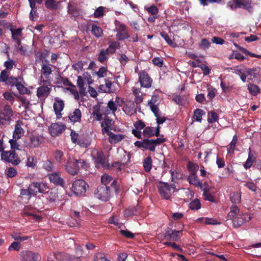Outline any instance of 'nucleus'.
Masks as SVG:
<instances>
[{
	"label": "nucleus",
	"mask_w": 261,
	"mask_h": 261,
	"mask_svg": "<svg viewBox=\"0 0 261 261\" xmlns=\"http://www.w3.org/2000/svg\"><path fill=\"white\" fill-rule=\"evenodd\" d=\"M32 196H35L38 193H43L48 189L47 185L42 182H33L29 186Z\"/></svg>",
	"instance_id": "8"
},
{
	"label": "nucleus",
	"mask_w": 261,
	"mask_h": 261,
	"mask_svg": "<svg viewBox=\"0 0 261 261\" xmlns=\"http://www.w3.org/2000/svg\"><path fill=\"white\" fill-rule=\"evenodd\" d=\"M68 118L71 122H80L82 118V112L79 109H75L68 114Z\"/></svg>",
	"instance_id": "26"
},
{
	"label": "nucleus",
	"mask_w": 261,
	"mask_h": 261,
	"mask_svg": "<svg viewBox=\"0 0 261 261\" xmlns=\"http://www.w3.org/2000/svg\"><path fill=\"white\" fill-rule=\"evenodd\" d=\"M43 137L39 136H31L27 141V147L34 148L39 147V146L43 142Z\"/></svg>",
	"instance_id": "15"
},
{
	"label": "nucleus",
	"mask_w": 261,
	"mask_h": 261,
	"mask_svg": "<svg viewBox=\"0 0 261 261\" xmlns=\"http://www.w3.org/2000/svg\"><path fill=\"white\" fill-rule=\"evenodd\" d=\"M21 122L20 121H17L15 125V129L13 132V137L15 140L19 139L24 134V130L21 127Z\"/></svg>",
	"instance_id": "28"
},
{
	"label": "nucleus",
	"mask_w": 261,
	"mask_h": 261,
	"mask_svg": "<svg viewBox=\"0 0 261 261\" xmlns=\"http://www.w3.org/2000/svg\"><path fill=\"white\" fill-rule=\"evenodd\" d=\"M144 9L149 14L152 15H156L159 13V9L155 5H152L150 7L145 6Z\"/></svg>",
	"instance_id": "55"
},
{
	"label": "nucleus",
	"mask_w": 261,
	"mask_h": 261,
	"mask_svg": "<svg viewBox=\"0 0 261 261\" xmlns=\"http://www.w3.org/2000/svg\"><path fill=\"white\" fill-rule=\"evenodd\" d=\"M133 93L134 95L135 96V103L138 105L141 103L143 101V95L141 92V88H137L136 87H133Z\"/></svg>",
	"instance_id": "33"
},
{
	"label": "nucleus",
	"mask_w": 261,
	"mask_h": 261,
	"mask_svg": "<svg viewBox=\"0 0 261 261\" xmlns=\"http://www.w3.org/2000/svg\"><path fill=\"white\" fill-rule=\"evenodd\" d=\"M205 114V111L200 109H196L194 110L193 118L196 121L201 122L202 117Z\"/></svg>",
	"instance_id": "40"
},
{
	"label": "nucleus",
	"mask_w": 261,
	"mask_h": 261,
	"mask_svg": "<svg viewBox=\"0 0 261 261\" xmlns=\"http://www.w3.org/2000/svg\"><path fill=\"white\" fill-rule=\"evenodd\" d=\"M112 120L109 119L107 116L105 117L104 120L101 123L102 127V132L103 134H108L110 132L109 129L112 124Z\"/></svg>",
	"instance_id": "34"
},
{
	"label": "nucleus",
	"mask_w": 261,
	"mask_h": 261,
	"mask_svg": "<svg viewBox=\"0 0 261 261\" xmlns=\"http://www.w3.org/2000/svg\"><path fill=\"white\" fill-rule=\"evenodd\" d=\"M107 68L104 66L101 67L98 71L95 72V74L98 78L104 77L107 76L108 72Z\"/></svg>",
	"instance_id": "59"
},
{
	"label": "nucleus",
	"mask_w": 261,
	"mask_h": 261,
	"mask_svg": "<svg viewBox=\"0 0 261 261\" xmlns=\"http://www.w3.org/2000/svg\"><path fill=\"white\" fill-rule=\"evenodd\" d=\"M187 169L189 172V175L197 174L199 169V166L192 162H189L187 165Z\"/></svg>",
	"instance_id": "44"
},
{
	"label": "nucleus",
	"mask_w": 261,
	"mask_h": 261,
	"mask_svg": "<svg viewBox=\"0 0 261 261\" xmlns=\"http://www.w3.org/2000/svg\"><path fill=\"white\" fill-rule=\"evenodd\" d=\"M40 86L37 88V96L40 99H45L50 94L51 90V84H41Z\"/></svg>",
	"instance_id": "12"
},
{
	"label": "nucleus",
	"mask_w": 261,
	"mask_h": 261,
	"mask_svg": "<svg viewBox=\"0 0 261 261\" xmlns=\"http://www.w3.org/2000/svg\"><path fill=\"white\" fill-rule=\"evenodd\" d=\"M58 83L65 86L74 87V85L69 81L68 78L60 77L58 79Z\"/></svg>",
	"instance_id": "60"
},
{
	"label": "nucleus",
	"mask_w": 261,
	"mask_h": 261,
	"mask_svg": "<svg viewBox=\"0 0 261 261\" xmlns=\"http://www.w3.org/2000/svg\"><path fill=\"white\" fill-rule=\"evenodd\" d=\"M10 31L12 34V38L15 41L19 42V37L22 35V29L18 28L17 29H10Z\"/></svg>",
	"instance_id": "39"
},
{
	"label": "nucleus",
	"mask_w": 261,
	"mask_h": 261,
	"mask_svg": "<svg viewBox=\"0 0 261 261\" xmlns=\"http://www.w3.org/2000/svg\"><path fill=\"white\" fill-rule=\"evenodd\" d=\"M109 54L106 49H101L98 55V61L101 63H103L108 60Z\"/></svg>",
	"instance_id": "47"
},
{
	"label": "nucleus",
	"mask_w": 261,
	"mask_h": 261,
	"mask_svg": "<svg viewBox=\"0 0 261 261\" xmlns=\"http://www.w3.org/2000/svg\"><path fill=\"white\" fill-rule=\"evenodd\" d=\"M68 13L71 15V18L76 20V18L82 14V11L79 5L73 2H70L68 5Z\"/></svg>",
	"instance_id": "9"
},
{
	"label": "nucleus",
	"mask_w": 261,
	"mask_h": 261,
	"mask_svg": "<svg viewBox=\"0 0 261 261\" xmlns=\"http://www.w3.org/2000/svg\"><path fill=\"white\" fill-rule=\"evenodd\" d=\"M20 256L22 261H37L39 257L38 253L29 250L21 251Z\"/></svg>",
	"instance_id": "17"
},
{
	"label": "nucleus",
	"mask_w": 261,
	"mask_h": 261,
	"mask_svg": "<svg viewBox=\"0 0 261 261\" xmlns=\"http://www.w3.org/2000/svg\"><path fill=\"white\" fill-rule=\"evenodd\" d=\"M165 141L166 139L162 138H157L156 139L145 138L141 141L135 142L134 145L137 147L154 152L156 146L161 145Z\"/></svg>",
	"instance_id": "2"
},
{
	"label": "nucleus",
	"mask_w": 261,
	"mask_h": 261,
	"mask_svg": "<svg viewBox=\"0 0 261 261\" xmlns=\"http://www.w3.org/2000/svg\"><path fill=\"white\" fill-rule=\"evenodd\" d=\"M113 180V178L111 175L105 174L101 177V185H107Z\"/></svg>",
	"instance_id": "64"
},
{
	"label": "nucleus",
	"mask_w": 261,
	"mask_h": 261,
	"mask_svg": "<svg viewBox=\"0 0 261 261\" xmlns=\"http://www.w3.org/2000/svg\"><path fill=\"white\" fill-rule=\"evenodd\" d=\"M181 230H172L171 228H167L165 233V237L169 241L177 242L180 240L182 236Z\"/></svg>",
	"instance_id": "13"
},
{
	"label": "nucleus",
	"mask_w": 261,
	"mask_h": 261,
	"mask_svg": "<svg viewBox=\"0 0 261 261\" xmlns=\"http://www.w3.org/2000/svg\"><path fill=\"white\" fill-rule=\"evenodd\" d=\"M139 81L142 87L149 88L151 87L152 80L145 70H141L139 73Z\"/></svg>",
	"instance_id": "10"
},
{
	"label": "nucleus",
	"mask_w": 261,
	"mask_h": 261,
	"mask_svg": "<svg viewBox=\"0 0 261 261\" xmlns=\"http://www.w3.org/2000/svg\"><path fill=\"white\" fill-rule=\"evenodd\" d=\"M160 35L164 39L167 43L170 46L173 47H175L177 46L176 43L170 38L168 34L165 31L161 32Z\"/></svg>",
	"instance_id": "45"
},
{
	"label": "nucleus",
	"mask_w": 261,
	"mask_h": 261,
	"mask_svg": "<svg viewBox=\"0 0 261 261\" xmlns=\"http://www.w3.org/2000/svg\"><path fill=\"white\" fill-rule=\"evenodd\" d=\"M13 112L9 105H5L0 111V127L6 126L10 124Z\"/></svg>",
	"instance_id": "3"
},
{
	"label": "nucleus",
	"mask_w": 261,
	"mask_h": 261,
	"mask_svg": "<svg viewBox=\"0 0 261 261\" xmlns=\"http://www.w3.org/2000/svg\"><path fill=\"white\" fill-rule=\"evenodd\" d=\"M55 257L58 261H68L70 258V255L63 253L56 254Z\"/></svg>",
	"instance_id": "51"
},
{
	"label": "nucleus",
	"mask_w": 261,
	"mask_h": 261,
	"mask_svg": "<svg viewBox=\"0 0 261 261\" xmlns=\"http://www.w3.org/2000/svg\"><path fill=\"white\" fill-rule=\"evenodd\" d=\"M161 196L165 199H169L171 196L172 189L175 188L174 185H169L167 183L160 182L157 186Z\"/></svg>",
	"instance_id": "6"
},
{
	"label": "nucleus",
	"mask_w": 261,
	"mask_h": 261,
	"mask_svg": "<svg viewBox=\"0 0 261 261\" xmlns=\"http://www.w3.org/2000/svg\"><path fill=\"white\" fill-rule=\"evenodd\" d=\"M219 116L214 111H210L207 113V121L209 123H213L217 121Z\"/></svg>",
	"instance_id": "48"
},
{
	"label": "nucleus",
	"mask_w": 261,
	"mask_h": 261,
	"mask_svg": "<svg viewBox=\"0 0 261 261\" xmlns=\"http://www.w3.org/2000/svg\"><path fill=\"white\" fill-rule=\"evenodd\" d=\"M203 191V196L204 197V199L205 200L209 201L210 202H214L215 201V198L213 195H212L210 193V189L208 187H203L202 189H201Z\"/></svg>",
	"instance_id": "36"
},
{
	"label": "nucleus",
	"mask_w": 261,
	"mask_h": 261,
	"mask_svg": "<svg viewBox=\"0 0 261 261\" xmlns=\"http://www.w3.org/2000/svg\"><path fill=\"white\" fill-rule=\"evenodd\" d=\"M91 33L96 38H100L103 35L102 29L95 24H91Z\"/></svg>",
	"instance_id": "35"
},
{
	"label": "nucleus",
	"mask_w": 261,
	"mask_h": 261,
	"mask_svg": "<svg viewBox=\"0 0 261 261\" xmlns=\"http://www.w3.org/2000/svg\"><path fill=\"white\" fill-rule=\"evenodd\" d=\"M64 107V101L60 99L59 97H56L55 98V102L54 103L53 108L57 118H60L61 117V112L63 110Z\"/></svg>",
	"instance_id": "22"
},
{
	"label": "nucleus",
	"mask_w": 261,
	"mask_h": 261,
	"mask_svg": "<svg viewBox=\"0 0 261 261\" xmlns=\"http://www.w3.org/2000/svg\"><path fill=\"white\" fill-rule=\"evenodd\" d=\"M66 128L65 124L62 123H53L50 126L49 130L50 135L53 137H56L61 134Z\"/></svg>",
	"instance_id": "18"
},
{
	"label": "nucleus",
	"mask_w": 261,
	"mask_h": 261,
	"mask_svg": "<svg viewBox=\"0 0 261 261\" xmlns=\"http://www.w3.org/2000/svg\"><path fill=\"white\" fill-rule=\"evenodd\" d=\"M135 102L132 100H127L125 102L123 107V111L128 116H132L136 113Z\"/></svg>",
	"instance_id": "19"
},
{
	"label": "nucleus",
	"mask_w": 261,
	"mask_h": 261,
	"mask_svg": "<svg viewBox=\"0 0 261 261\" xmlns=\"http://www.w3.org/2000/svg\"><path fill=\"white\" fill-rule=\"evenodd\" d=\"M238 142V137L237 135H234L233 136L231 142L229 144V148L228 149V153H233V151L236 148V144Z\"/></svg>",
	"instance_id": "57"
},
{
	"label": "nucleus",
	"mask_w": 261,
	"mask_h": 261,
	"mask_svg": "<svg viewBox=\"0 0 261 261\" xmlns=\"http://www.w3.org/2000/svg\"><path fill=\"white\" fill-rule=\"evenodd\" d=\"M160 127L158 125L155 130L153 127L147 126L143 129L142 136L143 135L145 138H149L154 136H158L160 135Z\"/></svg>",
	"instance_id": "23"
},
{
	"label": "nucleus",
	"mask_w": 261,
	"mask_h": 261,
	"mask_svg": "<svg viewBox=\"0 0 261 261\" xmlns=\"http://www.w3.org/2000/svg\"><path fill=\"white\" fill-rule=\"evenodd\" d=\"M103 107H101L100 106L96 105L93 107L92 115L95 117L97 121H100L102 119V115H107L103 114Z\"/></svg>",
	"instance_id": "30"
},
{
	"label": "nucleus",
	"mask_w": 261,
	"mask_h": 261,
	"mask_svg": "<svg viewBox=\"0 0 261 261\" xmlns=\"http://www.w3.org/2000/svg\"><path fill=\"white\" fill-rule=\"evenodd\" d=\"M115 24L116 26V31L117 32L126 31V26L121 22L116 20Z\"/></svg>",
	"instance_id": "62"
},
{
	"label": "nucleus",
	"mask_w": 261,
	"mask_h": 261,
	"mask_svg": "<svg viewBox=\"0 0 261 261\" xmlns=\"http://www.w3.org/2000/svg\"><path fill=\"white\" fill-rule=\"evenodd\" d=\"M247 89L250 94L253 96L257 95L260 92V89L259 87L252 83H249L247 85Z\"/></svg>",
	"instance_id": "37"
},
{
	"label": "nucleus",
	"mask_w": 261,
	"mask_h": 261,
	"mask_svg": "<svg viewBox=\"0 0 261 261\" xmlns=\"http://www.w3.org/2000/svg\"><path fill=\"white\" fill-rule=\"evenodd\" d=\"M87 187L88 185L85 180L79 179L73 182L71 190L76 196H82L86 193Z\"/></svg>",
	"instance_id": "4"
},
{
	"label": "nucleus",
	"mask_w": 261,
	"mask_h": 261,
	"mask_svg": "<svg viewBox=\"0 0 261 261\" xmlns=\"http://www.w3.org/2000/svg\"><path fill=\"white\" fill-rule=\"evenodd\" d=\"M111 190H114L116 193H118L119 187L116 180H113L110 186L99 185L97 187L94 194L99 199L107 201L111 197Z\"/></svg>",
	"instance_id": "1"
},
{
	"label": "nucleus",
	"mask_w": 261,
	"mask_h": 261,
	"mask_svg": "<svg viewBox=\"0 0 261 261\" xmlns=\"http://www.w3.org/2000/svg\"><path fill=\"white\" fill-rule=\"evenodd\" d=\"M250 219L251 217L248 214H240L232 220L233 226L239 227Z\"/></svg>",
	"instance_id": "21"
},
{
	"label": "nucleus",
	"mask_w": 261,
	"mask_h": 261,
	"mask_svg": "<svg viewBox=\"0 0 261 261\" xmlns=\"http://www.w3.org/2000/svg\"><path fill=\"white\" fill-rule=\"evenodd\" d=\"M189 207L193 211H197L201 208V203L198 199L193 200L189 203Z\"/></svg>",
	"instance_id": "49"
},
{
	"label": "nucleus",
	"mask_w": 261,
	"mask_h": 261,
	"mask_svg": "<svg viewBox=\"0 0 261 261\" xmlns=\"http://www.w3.org/2000/svg\"><path fill=\"white\" fill-rule=\"evenodd\" d=\"M77 84L79 88L80 93L81 94H84L85 93V89L84 88V80L81 76H79L77 77Z\"/></svg>",
	"instance_id": "52"
},
{
	"label": "nucleus",
	"mask_w": 261,
	"mask_h": 261,
	"mask_svg": "<svg viewBox=\"0 0 261 261\" xmlns=\"http://www.w3.org/2000/svg\"><path fill=\"white\" fill-rule=\"evenodd\" d=\"M135 127L134 129L132 130V134L135 137L138 139H142V132L141 130L144 129L146 125L144 122L141 120H138L134 123Z\"/></svg>",
	"instance_id": "16"
},
{
	"label": "nucleus",
	"mask_w": 261,
	"mask_h": 261,
	"mask_svg": "<svg viewBox=\"0 0 261 261\" xmlns=\"http://www.w3.org/2000/svg\"><path fill=\"white\" fill-rule=\"evenodd\" d=\"M240 214V209L236 205L232 206L230 207V211L227 215V217L232 220Z\"/></svg>",
	"instance_id": "41"
},
{
	"label": "nucleus",
	"mask_w": 261,
	"mask_h": 261,
	"mask_svg": "<svg viewBox=\"0 0 261 261\" xmlns=\"http://www.w3.org/2000/svg\"><path fill=\"white\" fill-rule=\"evenodd\" d=\"M104 111L103 112L104 114H113L115 115L116 111L117 110V107L116 103L113 100L109 101L107 107H103Z\"/></svg>",
	"instance_id": "29"
},
{
	"label": "nucleus",
	"mask_w": 261,
	"mask_h": 261,
	"mask_svg": "<svg viewBox=\"0 0 261 261\" xmlns=\"http://www.w3.org/2000/svg\"><path fill=\"white\" fill-rule=\"evenodd\" d=\"M107 135L109 137V142L112 144L120 142L125 137V135H124L115 134L112 132H108Z\"/></svg>",
	"instance_id": "27"
},
{
	"label": "nucleus",
	"mask_w": 261,
	"mask_h": 261,
	"mask_svg": "<svg viewBox=\"0 0 261 261\" xmlns=\"http://www.w3.org/2000/svg\"><path fill=\"white\" fill-rule=\"evenodd\" d=\"M45 6L47 8L52 10H56L58 7L57 3L55 0H46Z\"/></svg>",
	"instance_id": "58"
},
{
	"label": "nucleus",
	"mask_w": 261,
	"mask_h": 261,
	"mask_svg": "<svg viewBox=\"0 0 261 261\" xmlns=\"http://www.w3.org/2000/svg\"><path fill=\"white\" fill-rule=\"evenodd\" d=\"M106 89L105 92L107 93H114L118 91V84L111 82L109 79H105Z\"/></svg>",
	"instance_id": "31"
},
{
	"label": "nucleus",
	"mask_w": 261,
	"mask_h": 261,
	"mask_svg": "<svg viewBox=\"0 0 261 261\" xmlns=\"http://www.w3.org/2000/svg\"><path fill=\"white\" fill-rule=\"evenodd\" d=\"M152 161L150 156H147L144 159L143 162V165L144 170L148 172L152 168Z\"/></svg>",
	"instance_id": "43"
},
{
	"label": "nucleus",
	"mask_w": 261,
	"mask_h": 261,
	"mask_svg": "<svg viewBox=\"0 0 261 261\" xmlns=\"http://www.w3.org/2000/svg\"><path fill=\"white\" fill-rule=\"evenodd\" d=\"M50 64H45L43 62L41 65L40 81L41 84L50 85L51 79L50 75L52 73Z\"/></svg>",
	"instance_id": "5"
},
{
	"label": "nucleus",
	"mask_w": 261,
	"mask_h": 261,
	"mask_svg": "<svg viewBox=\"0 0 261 261\" xmlns=\"http://www.w3.org/2000/svg\"><path fill=\"white\" fill-rule=\"evenodd\" d=\"M48 177L51 183L54 184L56 186L64 187L65 186V181L64 179L61 177L60 173L55 172L48 174Z\"/></svg>",
	"instance_id": "14"
},
{
	"label": "nucleus",
	"mask_w": 261,
	"mask_h": 261,
	"mask_svg": "<svg viewBox=\"0 0 261 261\" xmlns=\"http://www.w3.org/2000/svg\"><path fill=\"white\" fill-rule=\"evenodd\" d=\"M9 72L6 70H3L0 73V82L6 84L10 78Z\"/></svg>",
	"instance_id": "56"
},
{
	"label": "nucleus",
	"mask_w": 261,
	"mask_h": 261,
	"mask_svg": "<svg viewBox=\"0 0 261 261\" xmlns=\"http://www.w3.org/2000/svg\"><path fill=\"white\" fill-rule=\"evenodd\" d=\"M255 160V157H254L253 155V154L252 153V151H251L250 148H249V152L248 154V157L247 161L245 162V163L244 164V167L246 169L249 168L252 165Z\"/></svg>",
	"instance_id": "46"
},
{
	"label": "nucleus",
	"mask_w": 261,
	"mask_h": 261,
	"mask_svg": "<svg viewBox=\"0 0 261 261\" xmlns=\"http://www.w3.org/2000/svg\"><path fill=\"white\" fill-rule=\"evenodd\" d=\"M248 80L253 81L260 77V68L258 67L254 68H246Z\"/></svg>",
	"instance_id": "24"
},
{
	"label": "nucleus",
	"mask_w": 261,
	"mask_h": 261,
	"mask_svg": "<svg viewBox=\"0 0 261 261\" xmlns=\"http://www.w3.org/2000/svg\"><path fill=\"white\" fill-rule=\"evenodd\" d=\"M25 164L27 167L32 168H35L36 166V161H35L34 157L32 156L28 157Z\"/></svg>",
	"instance_id": "61"
},
{
	"label": "nucleus",
	"mask_w": 261,
	"mask_h": 261,
	"mask_svg": "<svg viewBox=\"0 0 261 261\" xmlns=\"http://www.w3.org/2000/svg\"><path fill=\"white\" fill-rule=\"evenodd\" d=\"M231 201L233 203H239L241 201V194L239 192L232 193L230 195Z\"/></svg>",
	"instance_id": "53"
},
{
	"label": "nucleus",
	"mask_w": 261,
	"mask_h": 261,
	"mask_svg": "<svg viewBox=\"0 0 261 261\" xmlns=\"http://www.w3.org/2000/svg\"><path fill=\"white\" fill-rule=\"evenodd\" d=\"M187 179L190 184L199 187L200 189H202V187L204 185L198 178L197 174L189 175Z\"/></svg>",
	"instance_id": "32"
},
{
	"label": "nucleus",
	"mask_w": 261,
	"mask_h": 261,
	"mask_svg": "<svg viewBox=\"0 0 261 261\" xmlns=\"http://www.w3.org/2000/svg\"><path fill=\"white\" fill-rule=\"evenodd\" d=\"M108 44L109 47L106 49V50L109 54H114L116 50L120 47V43L117 41H109Z\"/></svg>",
	"instance_id": "38"
},
{
	"label": "nucleus",
	"mask_w": 261,
	"mask_h": 261,
	"mask_svg": "<svg viewBox=\"0 0 261 261\" xmlns=\"http://www.w3.org/2000/svg\"><path fill=\"white\" fill-rule=\"evenodd\" d=\"M104 9L105 8L102 6L97 8L93 14L94 17L97 18L102 17L104 15Z\"/></svg>",
	"instance_id": "63"
},
{
	"label": "nucleus",
	"mask_w": 261,
	"mask_h": 261,
	"mask_svg": "<svg viewBox=\"0 0 261 261\" xmlns=\"http://www.w3.org/2000/svg\"><path fill=\"white\" fill-rule=\"evenodd\" d=\"M228 5L231 9L242 8L250 11L252 8L251 0H233L229 2Z\"/></svg>",
	"instance_id": "7"
},
{
	"label": "nucleus",
	"mask_w": 261,
	"mask_h": 261,
	"mask_svg": "<svg viewBox=\"0 0 261 261\" xmlns=\"http://www.w3.org/2000/svg\"><path fill=\"white\" fill-rule=\"evenodd\" d=\"M116 38L118 40L123 41L125 39H128L129 37V35L127 30L122 32H118L116 35Z\"/></svg>",
	"instance_id": "50"
},
{
	"label": "nucleus",
	"mask_w": 261,
	"mask_h": 261,
	"mask_svg": "<svg viewBox=\"0 0 261 261\" xmlns=\"http://www.w3.org/2000/svg\"><path fill=\"white\" fill-rule=\"evenodd\" d=\"M65 170L68 173L72 175H74L79 173L80 170L79 167L76 165L75 159H73V161L67 162V164L65 165Z\"/></svg>",
	"instance_id": "25"
},
{
	"label": "nucleus",
	"mask_w": 261,
	"mask_h": 261,
	"mask_svg": "<svg viewBox=\"0 0 261 261\" xmlns=\"http://www.w3.org/2000/svg\"><path fill=\"white\" fill-rule=\"evenodd\" d=\"M92 154L97 167L105 166L106 159L102 151L95 150Z\"/></svg>",
	"instance_id": "20"
},
{
	"label": "nucleus",
	"mask_w": 261,
	"mask_h": 261,
	"mask_svg": "<svg viewBox=\"0 0 261 261\" xmlns=\"http://www.w3.org/2000/svg\"><path fill=\"white\" fill-rule=\"evenodd\" d=\"M2 159L6 161L17 165L20 163L18 155L14 152L3 151L2 153Z\"/></svg>",
	"instance_id": "11"
},
{
	"label": "nucleus",
	"mask_w": 261,
	"mask_h": 261,
	"mask_svg": "<svg viewBox=\"0 0 261 261\" xmlns=\"http://www.w3.org/2000/svg\"><path fill=\"white\" fill-rule=\"evenodd\" d=\"M22 81H20L16 87L20 94H28L30 92V90H28L22 84Z\"/></svg>",
	"instance_id": "54"
},
{
	"label": "nucleus",
	"mask_w": 261,
	"mask_h": 261,
	"mask_svg": "<svg viewBox=\"0 0 261 261\" xmlns=\"http://www.w3.org/2000/svg\"><path fill=\"white\" fill-rule=\"evenodd\" d=\"M20 81H23V79L20 76L15 77L11 76L5 85L11 87H16Z\"/></svg>",
	"instance_id": "42"
}]
</instances>
